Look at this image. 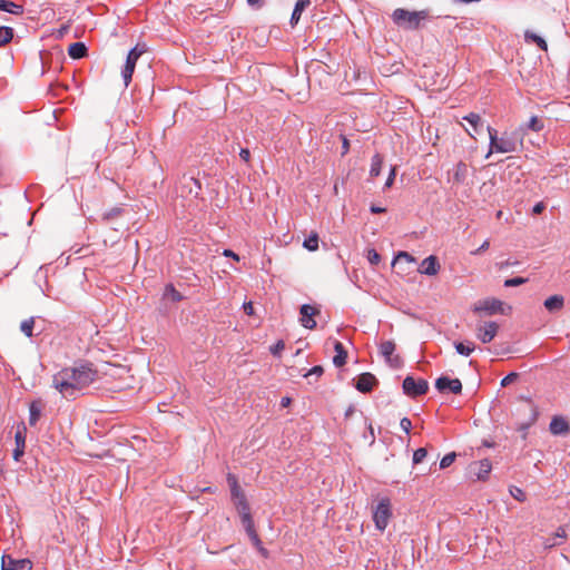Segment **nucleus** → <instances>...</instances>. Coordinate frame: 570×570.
Listing matches in <instances>:
<instances>
[{
	"instance_id": "nucleus-59",
	"label": "nucleus",
	"mask_w": 570,
	"mask_h": 570,
	"mask_svg": "<svg viewBox=\"0 0 570 570\" xmlns=\"http://www.w3.org/2000/svg\"><path fill=\"white\" fill-rule=\"evenodd\" d=\"M289 403H291V399H289V397H283V399H282V401H281V405H282L283 407L288 406V405H289Z\"/></svg>"
},
{
	"instance_id": "nucleus-54",
	"label": "nucleus",
	"mask_w": 570,
	"mask_h": 570,
	"mask_svg": "<svg viewBox=\"0 0 570 570\" xmlns=\"http://www.w3.org/2000/svg\"><path fill=\"white\" fill-rule=\"evenodd\" d=\"M223 255L226 256V257H232L235 261H239V256L236 253H234L233 250H230V249H225L223 252Z\"/></svg>"
},
{
	"instance_id": "nucleus-38",
	"label": "nucleus",
	"mask_w": 570,
	"mask_h": 570,
	"mask_svg": "<svg viewBox=\"0 0 570 570\" xmlns=\"http://www.w3.org/2000/svg\"><path fill=\"white\" fill-rule=\"evenodd\" d=\"M525 410H528L529 413H530V420H529V422L525 425L522 426L523 429H525V428L530 426L531 424H533L537 421V417H538L537 409L532 404L528 403L525 405Z\"/></svg>"
},
{
	"instance_id": "nucleus-13",
	"label": "nucleus",
	"mask_w": 570,
	"mask_h": 570,
	"mask_svg": "<svg viewBox=\"0 0 570 570\" xmlns=\"http://www.w3.org/2000/svg\"><path fill=\"white\" fill-rule=\"evenodd\" d=\"M499 325L495 322H487L476 327V337L482 343L491 342L498 334Z\"/></svg>"
},
{
	"instance_id": "nucleus-35",
	"label": "nucleus",
	"mask_w": 570,
	"mask_h": 570,
	"mask_svg": "<svg viewBox=\"0 0 570 570\" xmlns=\"http://www.w3.org/2000/svg\"><path fill=\"white\" fill-rule=\"evenodd\" d=\"M33 326H35V318L33 317H29V318L23 320L21 322L20 330H21V332L27 337H31L32 336Z\"/></svg>"
},
{
	"instance_id": "nucleus-45",
	"label": "nucleus",
	"mask_w": 570,
	"mask_h": 570,
	"mask_svg": "<svg viewBox=\"0 0 570 570\" xmlns=\"http://www.w3.org/2000/svg\"><path fill=\"white\" fill-rule=\"evenodd\" d=\"M285 348V344L283 341H278L275 345L271 347V353L273 355H279L281 352Z\"/></svg>"
},
{
	"instance_id": "nucleus-8",
	"label": "nucleus",
	"mask_w": 570,
	"mask_h": 570,
	"mask_svg": "<svg viewBox=\"0 0 570 570\" xmlns=\"http://www.w3.org/2000/svg\"><path fill=\"white\" fill-rule=\"evenodd\" d=\"M200 189L202 186L199 180L190 176H183L177 187V191L181 197L193 196L196 198L198 197Z\"/></svg>"
},
{
	"instance_id": "nucleus-33",
	"label": "nucleus",
	"mask_w": 570,
	"mask_h": 570,
	"mask_svg": "<svg viewBox=\"0 0 570 570\" xmlns=\"http://www.w3.org/2000/svg\"><path fill=\"white\" fill-rule=\"evenodd\" d=\"M303 246L309 252H315L318 248V235L317 233H312L308 238L304 240Z\"/></svg>"
},
{
	"instance_id": "nucleus-20",
	"label": "nucleus",
	"mask_w": 570,
	"mask_h": 570,
	"mask_svg": "<svg viewBox=\"0 0 570 570\" xmlns=\"http://www.w3.org/2000/svg\"><path fill=\"white\" fill-rule=\"evenodd\" d=\"M543 305L549 312H558L563 308L564 298L562 295H552L544 301Z\"/></svg>"
},
{
	"instance_id": "nucleus-43",
	"label": "nucleus",
	"mask_w": 570,
	"mask_h": 570,
	"mask_svg": "<svg viewBox=\"0 0 570 570\" xmlns=\"http://www.w3.org/2000/svg\"><path fill=\"white\" fill-rule=\"evenodd\" d=\"M519 377V374L515 372H512L508 374L501 381V386H508L509 384L513 383Z\"/></svg>"
},
{
	"instance_id": "nucleus-57",
	"label": "nucleus",
	"mask_w": 570,
	"mask_h": 570,
	"mask_svg": "<svg viewBox=\"0 0 570 570\" xmlns=\"http://www.w3.org/2000/svg\"><path fill=\"white\" fill-rule=\"evenodd\" d=\"M512 494L519 501H523L524 500V493L520 489H515V493H512Z\"/></svg>"
},
{
	"instance_id": "nucleus-15",
	"label": "nucleus",
	"mask_w": 570,
	"mask_h": 570,
	"mask_svg": "<svg viewBox=\"0 0 570 570\" xmlns=\"http://www.w3.org/2000/svg\"><path fill=\"white\" fill-rule=\"evenodd\" d=\"M16 449L13 450L12 456L16 461H19L24 453L26 448V426H19L14 434Z\"/></svg>"
},
{
	"instance_id": "nucleus-27",
	"label": "nucleus",
	"mask_w": 570,
	"mask_h": 570,
	"mask_svg": "<svg viewBox=\"0 0 570 570\" xmlns=\"http://www.w3.org/2000/svg\"><path fill=\"white\" fill-rule=\"evenodd\" d=\"M382 165H383L382 156L380 154H375L372 157L371 169H370V176L372 178L377 177L381 174Z\"/></svg>"
},
{
	"instance_id": "nucleus-12",
	"label": "nucleus",
	"mask_w": 570,
	"mask_h": 570,
	"mask_svg": "<svg viewBox=\"0 0 570 570\" xmlns=\"http://www.w3.org/2000/svg\"><path fill=\"white\" fill-rule=\"evenodd\" d=\"M2 570H31L32 563L29 559H13L11 556H3L1 559Z\"/></svg>"
},
{
	"instance_id": "nucleus-46",
	"label": "nucleus",
	"mask_w": 570,
	"mask_h": 570,
	"mask_svg": "<svg viewBox=\"0 0 570 570\" xmlns=\"http://www.w3.org/2000/svg\"><path fill=\"white\" fill-rule=\"evenodd\" d=\"M400 425H401V429L405 432V433H410L411 429H412V422L410 419L407 417H403L400 422Z\"/></svg>"
},
{
	"instance_id": "nucleus-6",
	"label": "nucleus",
	"mask_w": 570,
	"mask_h": 570,
	"mask_svg": "<svg viewBox=\"0 0 570 570\" xmlns=\"http://www.w3.org/2000/svg\"><path fill=\"white\" fill-rule=\"evenodd\" d=\"M472 311L475 314L484 313L485 315L507 314L504 303L493 297L478 301Z\"/></svg>"
},
{
	"instance_id": "nucleus-19",
	"label": "nucleus",
	"mask_w": 570,
	"mask_h": 570,
	"mask_svg": "<svg viewBox=\"0 0 570 570\" xmlns=\"http://www.w3.org/2000/svg\"><path fill=\"white\" fill-rule=\"evenodd\" d=\"M242 523L244 524L245 527V530L248 534V537L250 538L254 546H259V543L262 542L256 530H255V524H254V520L252 517H248V518H243L242 520Z\"/></svg>"
},
{
	"instance_id": "nucleus-30",
	"label": "nucleus",
	"mask_w": 570,
	"mask_h": 570,
	"mask_svg": "<svg viewBox=\"0 0 570 570\" xmlns=\"http://www.w3.org/2000/svg\"><path fill=\"white\" fill-rule=\"evenodd\" d=\"M2 11L11 14L21 16L23 13V7L12 1L3 0Z\"/></svg>"
},
{
	"instance_id": "nucleus-5",
	"label": "nucleus",
	"mask_w": 570,
	"mask_h": 570,
	"mask_svg": "<svg viewBox=\"0 0 570 570\" xmlns=\"http://www.w3.org/2000/svg\"><path fill=\"white\" fill-rule=\"evenodd\" d=\"M391 517V500L389 498H382L373 512V520L376 529L380 531H384L390 522Z\"/></svg>"
},
{
	"instance_id": "nucleus-48",
	"label": "nucleus",
	"mask_w": 570,
	"mask_h": 570,
	"mask_svg": "<svg viewBox=\"0 0 570 570\" xmlns=\"http://www.w3.org/2000/svg\"><path fill=\"white\" fill-rule=\"evenodd\" d=\"M544 209H546V205H544V203H543V202H539V203H537V204L533 206V208H532V213H533L534 215H539V214H541Z\"/></svg>"
},
{
	"instance_id": "nucleus-1",
	"label": "nucleus",
	"mask_w": 570,
	"mask_h": 570,
	"mask_svg": "<svg viewBox=\"0 0 570 570\" xmlns=\"http://www.w3.org/2000/svg\"><path fill=\"white\" fill-rule=\"evenodd\" d=\"M97 380V371L88 365L66 367L52 377L53 387L66 399H76L79 393Z\"/></svg>"
},
{
	"instance_id": "nucleus-26",
	"label": "nucleus",
	"mask_w": 570,
	"mask_h": 570,
	"mask_svg": "<svg viewBox=\"0 0 570 570\" xmlns=\"http://www.w3.org/2000/svg\"><path fill=\"white\" fill-rule=\"evenodd\" d=\"M463 119L470 124L473 132H479L483 126V120L479 114L470 112L469 115L464 116Z\"/></svg>"
},
{
	"instance_id": "nucleus-23",
	"label": "nucleus",
	"mask_w": 570,
	"mask_h": 570,
	"mask_svg": "<svg viewBox=\"0 0 570 570\" xmlns=\"http://www.w3.org/2000/svg\"><path fill=\"white\" fill-rule=\"evenodd\" d=\"M311 4V0H298L295 4V8L293 10L292 17H291V24L295 26L299 19L302 12Z\"/></svg>"
},
{
	"instance_id": "nucleus-29",
	"label": "nucleus",
	"mask_w": 570,
	"mask_h": 570,
	"mask_svg": "<svg viewBox=\"0 0 570 570\" xmlns=\"http://www.w3.org/2000/svg\"><path fill=\"white\" fill-rule=\"evenodd\" d=\"M30 416L29 424L36 425L41 415V404L39 402H32L29 407Z\"/></svg>"
},
{
	"instance_id": "nucleus-36",
	"label": "nucleus",
	"mask_w": 570,
	"mask_h": 570,
	"mask_svg": "<svg viewBox=\"0 0 570 570\" xmlns=\"http://www.w3.org/2000/svg\"><path fill=\"white\" fill-rule=\"evenodd\" d=\"M135 68L136 67L132 65H129L127 62L125 63L124 69L121 71L125 87H127L130 83Z\"/></svg>"
},
{
	"instance_id": "nucleus-16",
	"label": "nucleus",
	"mask_w": 570,
	"mask_h": 570,
	"mask_svg": "<svg viewBox=\"0 0 570 570\" xmlns=\"http://www.w3.org/2000/svg\"><path fill=\"white\" fill-rule=\"evenodd\" d=\"M376 384H377V380L373 374L362 373L357 379L355 387L362 393H368L373 390V387Z\"/></svg>"
},
{
	"instance_id": "nucleus-40",
	"label": "nucleus",
	"mask_w": 570,
	"mask_h": 570,
	"mask_svg": "<svg viewBox=\"0 0 570 570\" xmlns=\"http://www.w3.org/2000/svg\"><path fill=\"white\" fill-rule=\"evenodd\" d=\"M455 458H456V454H455L454 452L445 454V455L441 459L440 468H441V469H446V468H449V466L454 462Z\"/></svg>"
},
{
	"instance_id": "nucleus-25",
	"label": "nucleus",
	"mask_w": 570,
	"mask_h": 570,
	"mask_svg": "<svg viewBox=\"0 0 570 570\" xmlns=\"http://www.w3.org/2000/svg\"><path fill=\"white\" fill-rule=\"evenodd\" d=\"M524 39L527 42L535 43L541 50H544V51L548 50L547 41L542 37L538 36L537 33H534L532 31L527 30L524 32Z\"/></svg>"
},
{
	"instance_id": "nucleus-61",
	"label": "nucleus",
	"mask_w": 570,
	"mask_h": 570,
	"mask_svg": "<svg viewBox=\"0 0 570 570\" xmlns=\"http://www.w3.org/2000/svg\"><path fill=\"white\" fill-rule=\"evenodd\" d=\"M68 27H62L60 30H59V35L62 36L66 31H67Z\"/></svg>"
},
{
	"instance_id": "nucleus-9",
	"label": "nucleus",
	"mask_w": 570,
	"mask_h": 570,
	"mask_svg": "<svg viewBox=\"0 0 570 570\" xmlns=\"http://www.w3.org/2000/svg\"><path fill=\"white\" fill-rule=\"evenodd\" d=\"M396 345L393 341H384L380 344V353L392 367H400L402 358L400 355H394Z\"/></svg>"
},
{
	"instance_id": "nucleus-53",
	"label": "nucleus",
	"mask_w": 570,
	"mask_h": 570,
	"mask_svg": "<svg viewBox=\"0 0 570 570\" xmlns=\"http://www.w3.org/2000/svg\"><path fill=\"white\" fill-rule=\"evenodd\" d=\"M239 157L242 158V160H244L245 163H248L249 161V158H250V153L248 149L244 148V149H240V153H239Z\"/></svg>"
},
{
	"instance_id": "nucleus-56",
	"label": "nucleus",
	"mask_w": 570,
	"mask_h": 570,
	"mask_svg": "<svg viewBox=\"0 0 570 570\" xmlns=\"http://www.w3.org/2000/svg\"><path fill=\"white\" fill-rule=\"evenodd\" d=\"M255 547H256V549L258 550V552L261 553L262 557H264V558L268 557V551H267V549H265L263 547L262 542L259 543V546H255Z\"/></svg>"
},
{
	"instance_id": "nucleus-24",
	"label": "nucleus",
	"mask_w": 570,
	"mask_h": 570,
	"mask_svg": "<svg viewBox=\"0 0 570 570\" xmlns=\"http://www.w3.org/2000/svg\"><path fill=\"white\" fill-rule=\"evenodd\" d=\"M468 176V166L465 163L460 161L456 164L453 171V180L456 184H462Z\"/></svg>"
},
{
	"instance_id": "nucleus-60",
	"label": "nucleus",
	"mask_w": 570,
	"mask_h": 570,
	"mask_svg": "<svg viewBox=\"0 0 570 570\" xmlns=\"http://www.w3.org/2000/svg\"><path fill=\"white\" fill-rule=\"evenodd\" d=\"M556 535H557V537H559V538L564 539V538H566V532H564V530L559 529V530L557 531Z\"/></svg>"
},
{
	"instance_id": "nucleus-55",
	"label": "nucleus",
	"mask_w": 570,
	"mask_h": 570,
	"mask_svg": "<svg viewBox=\"0 0 570 570\" xmlns=\"http://www.w3.org/2000/svg\"><path fill=\"white\" fill-rule=\"evenodd\" d=\"M248 6L261 8L264 4V0H246Z\"/></svg>"
},
{
	"instance_id": "nucleus-37",
	"label": "nucleus",
	"mask_w": 570,
	"mask_h": 570,
	"mask_svg": "<svg viewBox=\"0 0 570 570\" xmlns=\"http://www.w3.org/2000/svg\"><path fill=\"white\" fill-rule=\"evenodd\" d=\"M543 127V121L539 119L537 116H532L529 122L527 124V128L535 132L541 131Z\"/></svg>"
},
{
	"instance_id": "nucleus-11",
	"label": "nucleus",
	"mask_w": 570,
	"mask_h": 570,
	"mask_svg": "<svg viewBox=\"0 0 570 570\" xmlns=\"http://www.w3.org/2000/svg\"><path fill=\"white\" fill-rule=\"evenodd\" d=\"M492 464L488 459L473 462L469 465V473L471 476H475L476 480H485L490 474Z\"/></svg>"
},
{
	"instance_id": "nucleus-63",
	"label": "nucleus",
	"mask_w": 570,
	"mask_h": 570,
	"mask_svg": "<svg viewBox=\"0 0 570 570\" xmlns=\"http://www.w3.org/2000/svg\"><path fill=\"white\" fill-rule=\"evenodd\" d=\"M3 0H0V10H2Z\"/></svg>"
},
{
	"instance_id": "nucleus-4",
	"label": "nucleus",
	"mask_w": 570,
	"mask_h": 570,
	"mask_svg": "<svg viewBox=\"0 0 570 570\" xmlns=\"http://www.w3.org/2000/svg\"><path fill=\"white\" fill-rule=\"evenodd\" d=\"M428 18V11H409L402 8H397L392 13L393 21L400 27H406L409 29H417L420 22Z\"/></svg>"
},
{
	"instance_id": "nucleus-51",
	"label": "nucleus",
	"mask_w": 570,
	"mask_h": 570,
	"mask_svg": "<svg viewBox=\"0 0 570 570\" xmlns=\"http://www.w3.org/2000/svg\"><path fill=\"white\" fill-rule=\"evenodd\" d=\"M396 259H404L409 263L414 261V258L406 252L399 253V255L396 256Z\"/></svg>"
},
{
	"instance_id": "nucleus-44",
	"label": "nucleus",
	"mask_w": 570,
	"mask_h": 570,
	"mask_svg": "<svg viewBox=\"0 0 570 570\" xmlns=\"http://www.w3.org/2000/svg\"><path fill=\"white\" fill-rule=\"evenodd\" d=\"M395 176H396V167L393 166L390 170V175L385 181V188H390L392 187L393 183H394V179H395Z\"/></svg>"
},
{
	"instance_id": "nucleus-62",
	"label": "nucleus",
	"mask_w": 570,
	"mask_h": 570,
	"mask_svg": "<svg viewBox=\"0 0 570 570\" xmlns=\"http://www.w3.org/2000/svg\"><path fill=\"white\" fill-rule=\"evenodd\" d=\"M465 131L468 132V135L472 138H474V134L472 131H470L468 128H465Z\"/></svg>"
},
{
	"instance_id": "nucleus-41",
	"label": "nucleus",
	"mask_w": 570,
	"mask_h": 570,
	"mask_svg": "<svg viewBox=\"0 0 570 570\" xmlns=\"http://www.w3.org/2000/svg\"><path fill=\"white\" fill-rule=\"evenodd\" d=\"M527 278H523V277H513V278H508L504 281V286L505 287H514V286H520V285H523L524 283H527Z\"/></svg>"
},
{
	"instance_id": "nucleus-28",
	"label": "nucleus",
	"mask_w": 570,
	"mask_h": 570,
	"mask_svg": "<svg viewBox=\"0 0 570 570\" xmlns=\"http://www.w3.org/2000/svg\"><path fill=\"white\" fill-rule=\"evenodd\" d=\"M164 298H168L173 302L183 301V295L174 287L173 284H167L164 291Z\"/></svg>"
},
{
	"instance_id": "nucleus-58",
	"label": "nucleus",
	"mask_w": 570,
	"mask_h": 570,
	"mask_svg": "<svg viewBox=\"0 0 570 570\" xmlns=\"http://www.w3.org/2000/svg\"><path fill=\"white\" fill-rule=\"evenodd\" d=\"M385 210H386V209H385V208H383V207H379V206H375V205H372V206H371V212H372L373 214H381V213H385Z\"/></svg>"
},
{
	"instance_id": "nucleus-7",
	"label": "nucleus",
	"mask_w": 570,
	"mask_h": 570,
	"mask_svg": "<svg viewBox=\"0 0 570 570\" xmlns=\"http://www.w3.org/2000/svg\"><path fill=\"white\" fill-rule=\"evenodd\" d=\"M403 392L410 397L423 395L429 390V383L424 379L415 380L413 376H406L402 384Z\"/></svg>"
},
{
	"instance_id": "nucleus-14",
	"label": "nucleus",
	"mask_w": 570,
	"mask_h": 570,
	"mask_svg": "<svg viewBox=\"0 0 570 570\" xmlns=\"http://www.w3.org/2000/svg\"><path fill=\"white\" fill-rule=\"evenodd\" d=\"M320 314V311L315 308L314 306H311L308 304H304L301 307V324L307 328L313 330L316 327V322L313 318L314 315Z\"/></svg>"
},
{
	"instance_id": "nucleus-49",
	"label": "nucleus",
	"mask_w": 570,
	"mask_h": 570,
	"mask_svg": "<svg viewBox=\"0 0 570 570\" xmlns=\"http://www.w3.org/2000/svg\"><path fill=\"white\" fill-rule=\"evenodd\" d=\"M350 150V141L345 136H342V155H346Z\"/></svg>"
},
{
	"instance_id": "nucleus-2",
	"label": "nucleus",
	"mask_w": 570,
	"mask_h": 570,
	"mask_svg": "<svg viewBox=\"0 0 570 570\" xmlns=\"http://www.w3.org/2000/svg\"><path fill=\"white\" fill-rule=\"evenodd\" d=\"M487 130L489 132L490 149L485 158H489L493 153L508 154L517 151L523 144L524 129L522 127L510 132L505 131L500 138L498 137V131L491 126H488Z\"/></svg>"
},
{
	"instance_id": "nucleus-21",
	"label": "nucleus",
	"mask_w": 570,
	"mask_h": 570,
	"mask_svg": "<svg viewBox=\"0 0 570 570\" xmlns=\"http://www.w3.org/2000/svg\"><path fill=\"white\" fill-rule=\"evenodd\" d=\"M335 356L333 357V363L337 367H342L346 364L347 352L345 351L343 344L341 342H335L334 344Z\"/></svg>"
},
{
	"instance_id": "nucleus-22",
	"label": "nucleus",
	"mask_w": 570,
	"mask_h": 570,
	"mask_svg": "<svg viewBox=\"0 0 570 570\" xmlns=\"http://www.w3.org/2000/svg\"><path fill=\"white\" fill-rule=\"evenodd\" d=\"M87 47L83 42H73L68 48V55L72 59H81L87 56Z\"/></svg>"
},
{
	"instance_id": "nucleus-34",
	"label": "nucleus",
	"mask_w": 570,
	"mask_h": 570,
	"mask_svg": "<svg viewBox=\"0 0 570 570\" xmlns=\"http://www.w3.org/2000/svg\"><path fill=\"white\" fill-rule=\"evenodd\" d=\"M454 347L459 354L465 356H469L474 351V344L472 342H469L468 344L458 342L454 343Z\"/></svg>"
},
{
	"instance_id": "nucleus-10",
	"label": "nucleus",
	"mask_w": 570,
	"mask_h": 570,
	"mask_svg": "<svg viewBox=\"0 0 570 570\" xmlns=\"http://www.w3.org/2000/svg\"><path fill=\"white\" fill-rule=\"evenodd\" d=\"M435 387L439 392L443 393L446 390L453 394H460L462 392V383L459 379H450L448 376H441L435 381Z\"/></svg>"
},
{
	"instance_id": "nucleus-52",
	"label": "nucleus",
	"mask_w": 570,
	"mask_h": 570,
	"mask_svg": "<svg viewBox=\"0 0 570 570\" xmlns=\"http://www.w3.org/2000/svg\"><path fill=\"white\" fill-rule=\"evenodd\" d=\"M489 246H490V242L489 240H484L483 244L478 249L472 252V254L473 255L481 254L482 252L487 250L489 248Z\"/></svg>"
},
{
	"instance_id": "nucleus-42",
	"label": "nucleus",
	"mask_w": 570,
	"mask_h": 570,
	"mask_svg": "<svg viewBox=\"0 0 570 570\" xmlns=\"http://www.w3.org/2000/svg\"><path fill=\"white\" fill-rule=\"evenodd\" d=\"M367 259L371 264L377 265L381 261V256L375 249H370L367 252Z\"/></svg>"
},
{
	"instance_id": "nucleus-3",
	"label": "nucleus",
	"mask_w": 570,
	"mask_h": 570,
	"mask_svg": "<svg viewBox=\"0 0 570 570\" xmlns=\"http://www.w3.org/2000/svg\"><path fill=\"white\" fill-rule=\"evenodd\" d=\"M227 481L230 487L232 500L235 504L237 512L240 515V519L243 520V518L252 517L249 503L244 491L238 484L237 478L234 474L229 473L227 475Z\"/></svg>"
},
{
	"instance_id": "nucleus-18",
	"label": "nucleus",
	"mask_w": 570,
	"mask_h": 570,
	"mask_svg": "<svg viewBox=\"0 0 570 570\" xmlns=\"http://www.w3.org/2000/svg\"><path fill=\"white\" fill-rule=\"evenodd\" d=\"M549 430L553 435H563L570 431V425L563 417L554 416L550 422Z\"/></svg>"
},
{
	"instance_id": "nucleus-39",
	"label": "nucleus",
	"mask_w": 570,
	"mask_h": 570,
	"mask_svg": "<svg viewBox=\"0 0 570 570\" xmlns=\"http://www.w3.org/2000/svg\"><path fill=\"white\" fill-rule=\"evenodd\" d=\"M428 455V451L425 448H420L414 451L413 453V463L419 464L421 463Z\"/></svg>"
},
{
	"instance_id": "nucleus-31",
	"label": "nucleus",
	"mask_w": 570,
	"mask_h": 570,
	"mask_svg": "<svg viewBox=\"0 0 570 570\" xmlns=\"http://www.w3.org/2000/svg\"><path fill=\"white\" fill-rule=\"evenodd\" d=\"M13 38V29L10 27L0 26V47L9 43Z\"/></svg>"
},
{
	"instance_id": "nucleus-47",
	"label": "nucleus",
	"mask_w": 570,
	"mask_h": 570,
	"mask_svg": "<svg viewBox=\"0 0 570 570\" xmlns=\"http://www.w3.org/2000/svg\"><path fill=\"white\" fill-rule=\"evenodd\" d=\"M324 370L322 366L320 365H316L314 366L313 368H311L306 374L305 376H312V375H316V376H321L323 374Z\"/></svg>"
},
{
	"instance_id": "nucleus-50",
	"label": "nucleus",
	"mask_w": 570,
	"mask_h": 570,
	"mask_svg": "<svg viewBox=\"0 0 570 570\" xmlns=\"http://www.w3.org/2000/svg\"><path fill=\"white\" fill-rule=\"evenodd\" d=\"M243 308H244V312L247 315H253L254 314L253 302H245L244 305H243Z\"/></svg>"
},
{
	"instance_id": "nucleus-32",
	"label": "nucleus",
	"mask_w": 570,
	"mask_h": 570,
	"mask_svg": "<svg viewBox=\"0 0 570 570\" xmlns=\"http://www.w3.org/2000/svg\"><path fill=\"white\" fill-rule=\"evenodd\" d=\"M144 48H139V46H136L128 52L126 62L136 67L137 60L144 53Z\"/></svg>"
},
{
	"instance_id": "nucleus-17",
	"label": "nucleus",
	"mask_w": 570,
	"mask_h": 570,
	"mask_svg": "<svg viewBox=\"0 0 570 570\" xmlns=\"http://www.w3.org/2000/svg\"><path fill=\"white\" fill-rule=\"evenodd\" d=\"M440 264L436 256L431 255L424 258L419 267V272L424 275L433 276L439 273Z\"/></svg>"
}]
</instances>
